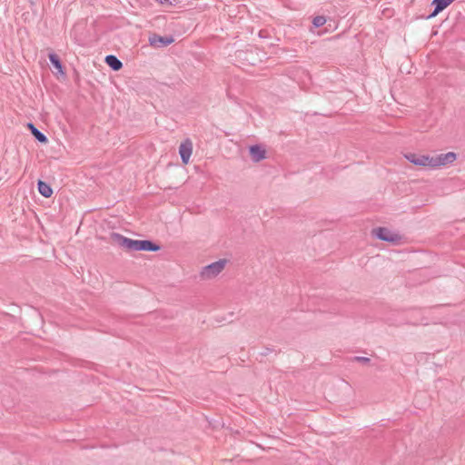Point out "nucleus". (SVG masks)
I'll list each match as a JSON object with an SVG mask.
<instances>
[{
  "label": "nucleus",
  "instance_id": "obj_4",
  "mask_svg": "<svg viewBox=\"0 0 465 465\" xmlns=\"http://www.w3.org/2000/svg\"><path fill=\"white\" fill-rule=\"evenodd\" d=\"M174 42V37L173 35H159L157 34H153L149 36V44L151 46L155 48L165 47Z\"/></svg>",
  "mask_w": 465,
  "mask_h": 465
},
{
  "label": "nucleus",
  "instance_id": "obj_3",
  "mask_svg": "<svg viewBox=\"0 0 465 465\" xmlns=\"http://www.w3.org/2000/svg\"><path fill=\"white\" fill-rule=\"evenodd\" d=\"M371 233L377 239L391 243H398L401 239L398 233L391 232L386 227L374 228L372 229Z\"/></svg>",
  "mask_w": 465,
  "mask_h": 465
},
{
  "label": "nucleus",
  "instance_id": "obj_17",
  "mask_svg": "<svg viewBox=\"0 0 465 465\" xmlns=\"http://www.w3.org/2000/svg\"><path fill=\"white\" fill-rule=\"evenodd\" d=\"M259 36H260L261 38H265V37H267V32H266L265 30H261V31L259 32Z\"/></svg>",
  "mask_w": 465,
  "mask_h": 465
},
{
  "label": "nucleus",
  "instance_id": "obj_12",
  "mask_svg": "<svg viewBox=\"0 0 465 465\" xmlns=\"http://www.w3.org/2000/svg\"><path fill=\"white\" fill-rule=\"evenodd\" d=\"M37 189H38L39 193L45 198H49L53 194L52 187L50 186L49 183H45V181L38 180Z\"/></svg>",
  "mask_w": 465,
  "mask_h": 465
},
{
  "label": "nucleus",
  "instance_id": "obj_13",
  "mask_svg": "<svg viewBox=\"0 0 465 465\" xmlns=\"http://www.w3.org/2000/svg\"><path fill=\"white\" fill-rule=\"evenodd\" d=\"M253 55L252 50H239L236 52V57L239 59L249 61V64H253V63L251 60V56Z\"/></svg>",
  "mask_w": 465,
  "mask_h": 465
},
{
  "label": "nucleus",
  "instance_id": "obj_6",
  "mask_svg": "<svg viewBox=\"0 0 465 465\" xmlns=\"http://www.w3.org/2000/svg\"><path fill=\"white\" fill-rule=\"evenodd\" d=\"M432 158L431 168L445 166L452 163L457 159V154L453 152L441 153Z\"/></svg>",
  "mask_w": 465,
  "mask_h": 465
},
{
  "label": "nucleus",
  "instance_id": "obj_9",
  "mask_svg": "<svg viewBox=\"0 0 465 465\" xmlns=\"http://www.w3.org/2000/svg\"><path fill=\"white\" fill-rule=\"evenodd\" d=\"M48 58H49L51 64L54 66V68L57 70L56 74H59L64 78L66 76V74H65L64 67L62 61H61L60 57L58 56V54H56L55 53H50L48 54Z\"/></svg>",
  "mask_w": 465,
  "mask_h": 465
},
{
  "label": "nucleus",
  "instance_id": "obj_5",
  "mask_svg": "<svg viewBox=\"0 0 465 465\" xmlns=\"http://www.w3.org/2000/svg\"><path fill=\"white\" fill-rule=\"evenodd\" d=\"M404 156L410 163L415 165L431 167L432 158L429 155L408 153Z\"/></svg>",
  "mask_w": 465,
  "mask_h": 465
},
{
  "label": "nucleus",
  "instance_id": "obj_1",
  "mask_svg": "<svg viewBox=\"0 0 465 465\" xmlns=\"http://www.w3.org/2000/svg\"><path fill=\"white\" fill-rule=\"evenodd\" d=\"M110 239L113 243L117 244L126 252H158L162 248L160 244L152 240H134L118 232H112Z\"/></svg>",
  "mask_w": 465,
  "mask_h": 465
},
{
  "label": "nucleus",
  "instance_id": "obj_7",
  "mask_svg": "<svg viewBox=\"0 0 465 465\" xmlns=\"http://www.w3.org/2000/svg\"><path fill=\"white\" fill-rule=\"evenodd\" d=\"M193 153V143L190 139H185L179 146V154L183 164L189 163Z\"/></svg>",
  "mask_w": 465,
  "mask_h": 465
},
{
  "label": "nucleus",
  "instance_id": "obj_8",
  "mask_svg": "<svg viewBox=\"0 0 465 465\" xmlns=\"http://www.w3.org/2000/svg\"><path fill=\"white\" fill-rule=\"evenodd\" d=\"M249 154L253 163H258L266 158V150L262 144H252L249 147Z\"/></svg>",
  "mask_w": 465,
  "mask_h": 465
},
{
  "label": "nucleus",
  "instance_id": "obj_2",
  "mask_svg": "<svg viewBox=\"0 0 465 465\" xmlns=\"http://www.w3.org/2000/svg\"><path fill=\"white\" fill-rule=\"evenodd\" d=\"M227 260L220 259L202 268L200 276L203 280L216 277L225 267Z\"/></svg>",
  "mask_w": 465,
  "mask_h": 465
},
{
  "label": "nucleus",
  "instance_id": "obj_10",
  "mask_svg": "<svg viewBox=\"0 0 465 465\" xmlns=\"http://www.w3.org/2000/svg\"><path fill=\"white\" fill-rule=\"evenodd\" d=\"M27 127L36 141H38L41 143H48L47 136L44 133L39 131L33 123H28Z\"/></svg>",
  "mask_w": 465,
  "mask_h": 465
},
{
  "label": "nucleus",
  "instance_id": "obj_15",
  "mask_svg": "<svg viewBox=\"0 0 465 465\" xmlns=\"http://www.w3.org/2000/svg\"><path fill=\"white\" fill-rule=\"evenodd\" d=\"M272 351H275L273 348L266 347L263 351L259 353V355L256 357V360H258L259 361H262V358Z\"/></svg>",
  "mask_w": 465,
  "mask_h": 465
},
{
  "label": "nucleus",
  "instance_id": "obj_14",
  "mask_svg": "<svg viewBox=\"0 0 465 465\" xmlns=\"http://www.w3.org/2000/svg\"><path fill=\"white\" fill-rule=\"evenodd\" d=\"M326 23V17L323 15H317L312 19V25L315 28L322 26Z\"/></svg>",
  "mask_w": 465,
  "mask_h": 465
},
{
  "label": "nucleus",
  "instance_id": "obj_11",
  "mask_svg": "<svg viewBox=\"0 0 465 465\" xmlns=\"http://www.w3.org/2000/svg\"><path fill=\"white\" fill-rule=\"evenodd\" d=\"M104 62L114 71H119L123 68V63L114 54L106 55Z\"/></svg>",
  "mask_w": 465,
  "mask_h": 465
},
{
  "label": "nucleus",
  "instance_id": "obj_16",
  "mask_svg": "<svg viewBox=\"0 0 465 465\" xmlns=\"http://www.w3.org/2000/svg\"><path fill=\"white\" fill-rule=\"evenodd\" d=\"M353 361H358V362H360L361 364H364V365H367V364H369L371 362V359L370 358L363 357V356H355L353 358Z\"/></svg>",
  "mask_w": 465,
  "mask_h": 465
}]
</instances>
